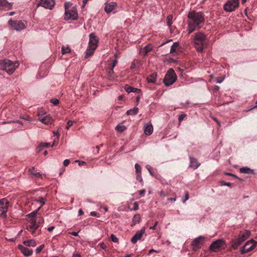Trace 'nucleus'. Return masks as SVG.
I'll use <instances>...</instances> for the list:
<instances>
[{"label": "nucleus", "instance_id": "423d86ee", "mask_svg": "<svg viewBox=\"0 0 257 257\" xmlns=\"http://www.w3.org/2000/svg\"><path fill=\"white\" fill-rule=\"evenodd\" d=\"M177 75L174 70L172 68H170L167 71L163 79V82L165 86H170L175 83Z\"/></svg>", "mask_w": 257, "mask_h": 257}, {"label": "nucleus", "instance_id": "0e129e2a", "mask_svg": "<svg viewBox=\"0 0 257 257\" xmlns=\"http://www.w3.org/2000/svg\"><path fill=\"white\" fill-rule=\"evenodd\" d=\"M69 234L74 235L75 236H77L78 235V232L73 231L69 232Z\"/></svg>", "mask_w": 257, "mask_h": 257}, {"label": "nucleus", "instance_id": "cd10ccee", "mask_svg": "<svg viewBox=\"0 0 257 257\" xmlns=\"http://www.w3.org/2000/svg\"><path fill=\"white\" fill-rule=\"evenodd\" d=\"M179 46V42H174L172 44V45L171 47V49L170 50V51L169 52L166 53L164 55H167V54H169V53H174L176 52V48H178Z\"/></svg>", "mask_w": 257, "mask_h": 257}, {"label": "nucleus", "instance_id": "c85d7f7f", "mask_svg": "<svg viewBox=\"0 0 257 257\" xmlns=\"http://www.w3.org/2000/svg\"><path fill=\"white\" fill-rule=\"evenodd\" d=\"M141 221V216L139 214H135L133 218L132 226L135 225L136 224L140 223Z\"/></svg>", "mask_w": 257, "mask_h": 257}, {"label": "nucleus", "instance_id": "b1692460", "mask_svg": "<svg viewBox=\"0 0 257 257\" xmlns=\"http://www.w3.org/2000/svg\"><path fill=\"white\" fill-rule=\"evenodd\" d=\"M124 89L128 93L135 92L139 93L141 92V90L140 89L130 86L128 85H126L125 86Z\"/></svg>", "mask_w": 257, "mask_h": 257}, {"label": "nucleus", "instance_id": "f257e3e1", "mask_svg": "<svg viewBox=\"0 0 257 257\" xmlns=\"http://www.w3.org/2000/svg\"><path fill=\"white\" fill-rule=\"evenodd\" d=\"M187 31L189 34L197 30L201 29L204 24V15L201 12L195 11L189 12L187 15Z\"/></svg>", "mask_w": 257, "mask_h": 257}, {"label": "nucleus", "instance_id": "412c9836", "mask_svg": "<svg viewBox=\"0 0 257 257\" xmlns=\"http://www.w3.org/2000/svg\"><path fill=\"white\" fill-rule=\"evenodd\" d=\"M144 133L147 135H151L153 132V127L152 124L147 123L144 126Z\"/></svg>", "mask_w": 257, "mask_h": 257}, {"label": "nucleus", "instance_id": "f704fd0d", "mask_svg": "<svg viewBox=\"0 0 257 257\" xmlns=\"http://www.w3.org/2000/svg\"><path fill=\"white\" fill-rule=\"evenodd\" d=\"M71 49L69 47L63 46L61 48V52L63 55L69 53Z\"/></svg>", "mask_w": 257, "mask_h": 257}, {"label": "nucleus", "instance_id": "dca6fc26", "mask_svg": "<svg viewBox=\"0 0 257 257\" xmlns=\"http://www.w3.org/2000/svg\"><path fill=\"white\" fill-rule=\"evenodd\" d=\"M18 248L21 251L22 253L26 256L31 255L33 253L32 249L25 247L21 244L18 245Z\"/></svg>", "mask_w": 257, "mask_h": 257}, {"label": "nucleus", "instance_id": "de8ad7c7", "mask_svg": "<svg viewBox=\"0 0 257 257\" xmlns=\"http://www.w3.org/2000/svg\"><path fill=\"white\" fill-rule=\"evenodd\" d=\"M186 116L185 114H181L178 116V121L179 122H181L184 118Z\"/></svg>", "mask_w": 257, "mask_h": 257}, {"label": "nucleus", "instance_id": "1a4fd4ad", "mask_svg": "<svg viewBox=\"0 0 257 257\" xmlns=\"http://www.w3.org/2000/svg\"><path fill=\"white\" fill-rule=\"evenodd\" d=\"M224 245H225L224 240L222 239H217L210 244L209 249L211 251L217 252Z\"/></svg>", "mask_w": 257, "mask_h": 257}, {"label": "nucleus", "instance_id": "5701e85b", "mask_svg": "<svg viewBox=\"0 0 257 257\" xmlns=\"http://www.w3.org/2000/svg\"><path fill=\"white\" fill-rule=\"evenodd\" d=\"M0 6L6 10H11L12 8V4L9 3L7 0H0Z\"/></svg>", "mask_w": 257, "mask_h": 257}, {"label": "nucleus", "instance_id": "603ef678", "mask_svg": "<svg viewBox=\"0 0 257 257\" xmlns=\"http://www.w3.org/2000/svg\"><path fill=\"white\" fill-rule=\"evenodd\" d=\"M117 60L115 59H114L112 62V63H111V68H112L113 69L114 68V67L117 64Z\"/></svg>", "mask_w": 257, "mask_h": 257}, {"label": "nucleus", "instance_id": "79ce46f5", "mask_svg": "<svg viewBox=\"0 0 257 257\" xmlns=\"http://www.w3.org/2000/svg\"><path fill=\"white\" fill-rule=\"evenodd\" d=\"M39 147L41 148H44L51 147V145L48 143H41L39 144Z\"/></svg>", "mask_w": 257, "mask_h": 257}, {"label": "nucleus", "instance_id": "3c124183", "mask_svg": "<svg viewBox=\"0 0 257 257\" xmlns=\"http://www.w3.org/2000/svg\"><path fill=\"white\" fill-rule=\"evenodd\" d=\"M137 180L140 182L143 181V178L142 177L141 174H137Z\"/></svg>", "mask_w": 257, "mask_h": 257}, {"label": "nucleus", "instance_id": "e2e57ef3", "mask_svg": "<svg viewBox=\"0 0 257 257\" xmlns=\"http://www.w3.org/2000/svg\"><path fill=\"white\" fill-rule=\"evenodd\" d=\"M58 140L57 141V138H56L54 140L52 144L51 145V147H53V146H55L56 144H58Z\"/></svg>", "mask_w": 257, "mask_h": 257}, {"label": "nucleus", "instance_id": "69168bd1", "mask_svg": "<svg viewBox=\"0 0 257 257\" xmlns=\"http://www.w3.org/2000/svg\"><path fill=\"white\" fill-rule=\"evenodd\" d=\"M53 135L54 136H57L56 138H57V140L58 141L59 140V135L58 134V132H56V131H54L53 132Z\"/></svg>", "mask_w": 257, "mask_h": 257}, {"label": "nucleus", "instance_id": "c9c22d12", "mask_svg": "<svg viewBox=\"0 0 257 257\" xmlns=\"http://www.w3.org/2000/svg\"><path fill=\"white\" fill-rule=\"evenodd\" d=\"M172 20L173 16L172 15H169V16H168L167 18V25L170 28L171 27L173 23Z\"/></svg>", "mask_w": 257, "mask_h": 257}, {"label": "nucleus", "instance_id": "6e6552de", "mask_svg": "<svg viewBox=\"0 0 257 257\" xmlns=\"http://www.w3.org/2000/svg\"><path fill=\"white\" fill-rule=\"evenodd\" d=\"M206 237L202 235H200L198 237L195 238L191 242V245L193 250H196L201 248L204 243Z\"/></svg>", "mask_w": 257, "mask_h": 257}, {"label": "nucleus", "instance_id": "ea45409f", "mask_svg": "<svg viewBox=\"0 0 257 257\" xmlns=\"http://www.w3.org/2000/svg\"><path fill=\"white\" fill-rule=\"evenodd\" d=\"M35 201H37V202H39L40 203H41V206H40L41 207V208L45 204V199L43 197H41L39 199H36Z\"/></svg>", "mask_w": 257, "mask_h": 257}, {"label": "nucleus", "instance_id": "c756f323", "mask_svg": "<svg viewBox=\"0 0 257 257\" xmlns=\"http://www.w3.org/2000/svg\"><path fill=\"white\" fill-rule=\"evenodd\" d=\"M240 172L243 174H250L253 173V170L247 167H242L240 169Z\"/></svg>", "mask_w": 257, "mask_h": 257}, {"label": "nucleus", "instance_id": "39448f33", "mask_svg": "<svg viewBox=\"0 0 257 257\" xmlns=\"http://www.w3.org/2000/svg\"><path fill=\"white\" fill-rule=\"evenodd\" d=\"M3 70H5L8 74H13L16 68L19 66V63L17 61H12L9 59L3 60Z\"/></svg>", "mask_w": 257, "mask_h": 257}, {"label": "nucleus", "instance_id": "ddd939ff", "mask_svg": "<svg viewBox=\"0 0 257 257\" xmlns=\"http://www.w3.org/2000/svg\"><path fill=\"white\" fill-rule=\"evenodd\" d=\"M55 4L54 0H40L38 6H41L46 9L52 10Z\"/></svg>", "mask_w": 257, "mask_h": 257}, {"label": "nucleus", "instance_id": "864d4df0", "mask_svg": "<svg viewBox=\"0 0 257 257\" xmlns=\"http://www.w3.org/2000/svg\"><path fill=\"white\" fill-rule=\"evenodd\" d=\"M139 208V205L137 202L134 203V208L133 210L136 211Z\"/></svg>", "mask_w": 257, "mask_h": 257}, {"label": "nucleus", "instance_id": "4d7b16f0", "mask_svg": "<svg viewBox=\"0 0 257 257\" xmlns=\"http://www.w3.org/2000/svg\"><path fill=\"white\" fill-rule=\"evenodd\" d=\"M69 163H70V161H69V160H68V159H66V160H65L64 161V162H63V165H64V166H68V165L69 164Z\"/></svg>", "mask_w": 257, "mask_h": 257}, {"label": "nucleus", "instance_id": "338daca9", "mask_svg": "<svg viewBox=\"0 0 257 257\" xmlns=\"http://www.w3.org/2000/svg\"><path fill=\"white\" fill-rule=\"evenodd\" d=\"M76 162H78L79 166H82L86 164V162L84 161H76Z\"/></svg>", "mask_w": 257, "mask_h": 257}, {"label": "nucleus", "instance_id": "2f4dec72", "mask_svg": "<svg viewBox=\"0 0 257 257\" xmlns=\"http://www.w3.org/2000/svg\"><path fill=\"white\" fill-rule=\"evenodd\" d=\"M139 109L138 107H134L133 109L128 110L126 111L127 115H136L138 113Z\"/></svg>", "mask_w": 257, "mask_h": 257}, {"label": "nucleus", "instance_id": "4be33fe9", "mask_svg": "<svg viewBox=\"0 0 257 257\" xmlns=\"http://www.w3.org/2000/svg\"><path fill=\"white\" fill-rule=\"evenodd\" d=\"M250 234V231L246 230L242 233L239 234L237 238L242 242H243L249 236Z\"/></svg>", "mask_w": 257, "mask_h": 257}, {"label": "nucleus", "instance_id": "a878e982", "mask_svg": "<svg viewBox=\"0 0 257 257\" xmlns=\"http://www.w3.org/2000/svg\"><path fill=\"white\" fill-rule=\"evenodd\" d=\"M242 243V242L240 240H239L238 238H237L232 240L231 245L232 248L234 249H236Z\"/></svg>", "mask_w": 257, "mask_h": 257}, {"label": "nucleus", "instance_id": "bb28decb", "mask_svg": "<svg viewBox=\"0 0 257 257\" xmlns=\"http://www.w3.org/2000/svg\"><path fill=\"white\" fill-rule=\"evenodd\" d=\"M41 209V207H39L37 209L32 211L30 213L28 214L27 216L29 219H31L32 218H37L38 216V212L39 210Z\"/></svg>", "mask_w": 257, "mask_h": 257}, {"label": "nucleus", "instance_id": "6ab92c4d", "mask_svg": "<svg viewBox=\"0 0 257 257\" xmlns=\"http://www.w3.org/2000/svg\"><path fill=\"white\" fill-rule=\"evenodd\" d=\"M152 45L150 44H149L140 49V53L143 56H145L149 52L152 50Z\"/></svg>", "mask_w": 257, "mask_h": 257}, {"label": "nucleus", "instance_id": "9b49d317", "mask_svg": "<svg viewBox=\"0 0 257 257\" xmlns=\"http://www.w3.org/2000/svg\"><path fill=\"white\" fill-rule=\"evenodd\" d=\"M9 201L6 198L0 200V215L6 216V212L8 210Z\"/></svg>", "mask_w": 257, "mask_h": 257}, {"label": "nucleus", "instance_id": "72a5a7b5", "mask_svg": "<svg viewBox=\"0 0 257 257\" xmlns=\"http://www.w3.org/2000/svg\"><path fill=\"white\" fill-rule=\"evenodd\" d=\"M38 118H40L41 117H43L44 116L46 115V111L45 110L42 108H40L38 109Z\"/></svg>", "mask_w": 257, "mask_h": 257}, {"label": "nucleus", "instance_id": "13d9d810", "mask_svg": "<svg viewBox=\"0 0 257 257\" xmlns=\"http://www.w3.org/2000/svg\"><path fill=\"white\" fill-rule=\"evenodd\" d=\"M215 79H216V82L217 83H221L223 81L224 78L217 77Z\"/></svg>", "mask_w": 257, "mask_h": 257}, {"label": "nucleus", "instance_id": "a18cd8bd", "mask_svg": "<svg viewBox=\"0 0 257 257\" xmlns=\"http://www.w3.org/2000/svg\"><path fill=\"white\" fill-rule=\"evenodd\" d=\"M75 122L76 121H75L69 120L67 123L66 129L69 130V128L73 125V123Z\"/></svg>", "mask_w": 257, "mask_h": 257}, {"label": "nucleus", "instance_id": "473e14b6", "mask_svg": "<svg viewBox=\"0 0 257 257\" xmlns=\"http://www.w3.org/2000/svg\"><path fill=\"white\" fill-rule=\"evenodd\" d=\"M94 50H93L92 49V48H89V46H88V48L85 53V57L88 58L91 56L93 54V52Z\"/></svg>", "mask_w": 257, "mask_h": 257}, {"label": "nucleus", "instance_id": "052dcab7", "mask_svg": "<svg viewBox=\"0 0 257 257\" xmlns=\"http://www.w3.org/2000/svg\"><path fill=\"white\" fill-rule=\"evenodd\" d=\"M32 175L37 178L41 176V175L39 172L33 173Z\"/></svg>", "mask_w": 257, "mask_h": 257}, {"label": "nucleus", "instance_id": "a19ab883", "mask_svg": "<svg viewBox=\"0 0 257 257\" xmlns=\"http://www.w3.org/2000/svg\"><path fill=\"white\" fill-rule=\"evenodd\" d=\"M110 238L111 240L115 243L118 242V238L113 234H111L110 236Z\"/></svg>", "mask_w": 257, "mask_h": 257}, {"label": "nucleus", "instance_id": "2eb2a0df", "mask_svg": "<svg viewBox=\"0 0 257 257\" xmlns=\"http://www.w3.org/2000/svg\"><path fill=\"white\" fill-rule=\"evenodd\" d=\"M238 6L234 4L231 1H228L224 5L223 8L225 11L231 12L234 11Z\"/></svg>", "mask_w": 257, "mask_h": 257}, {"label": "nucleus", "instance_id": "f3484780", "mask_svg": "<svg viewBox=\"0 0 257 257\" xmlns=\"http://www.w3.org/2000/svg\"><path fill=\"white\" fill-rule=\"evenodd\" d=\"M104 11L107 14H109L112 12L114 8L116 7V4L114 2L105 4Z\"/></svg>", "mask_w": 257, "mask_h": 257}, {"label": "nucleus", "instance_id": "f8f14e48", "mask_svg": "<svg viewBox=\"0 0 257 257\" xmlns=\"http://www.w3.org/2000/svg\"><path fill=\"white\" fill-rule=\"evenodd\" d=\"M98 43V38L94 33H91L89 35V41L88 46L93 50H95L97 48Z\"/></svg>", "mask_w": 257, "mask_h": 257}, {"label": "nucleus", "instance_id": "7ed1b4c3", "mask_svg": "<svg viewBox=\"0 0 257 257\" xmlns=\"http://www.w3.org/2000/svg\"><path fill=\"white\" fill-rule=\"evenodd\" d=\"M43 222L44 219L43 217L41 215H39L37 218H32L29 220L26 228L33 235H35L36 230Z\"/></svg>", "mask_w": 257, "mask_h": 257}, {"label": "nucleus", "instance_id": "9d476101", "mask_svg": "<svg viewBox=\"0 0 257 257\" xmlns=\"http://www.w3.org/2000/svg\"><path fill=\"white\" fill-rule=\"evenodd\" d=\"M9 24L11 28L16 31H20L26 29V23L22 21H12L10 20Z\"/></svg>", "mask_w": 257, "mask_h": 257}, {"label": "nucleus", "instance_id": "7c9ffc66", "mask_svg": "<svg viewBox=\"0 0 257 257\" xmlns=\"http://www.w3.org/2000/svg\"><path fill=\"white\" fill-rule=\"evenodd\" d=\"M23 243L28 246H35L36 245V242L34 239H30L28 240H25Z\"/></svg>", "mask_w": 257, "mask_h": 257}, {"label": "nucleus", "instance_id": "bf43d9fd", "mask_svg": "<svg viewBox=\"0 0 257 257\" xmlns=\"http://www.w3.org/2000/svg\"><path fill=\"white\" fill-rule=\"evenodd\" d=\"M99 245H100V247L103 249H105L106 248V246L104 242L100 243Z\"/></svg>", "mask_w": 257, "mask_h": 257}, {"label": "nucleus", "instance_id": "f03ea898", "mask_svg": "<svg viewBox=\"0 0 257 257\" xmlns=\"http://www.w3.org/2000/svg\"><path fill=\"white\" fill-rule=\"evenodd\" d=\"M72 4L70 3H65L64 4L65 7V20H76L78 19V15L77 9L73 7H71Z\"/></svg>", "mask_w": 257, "mask_h": 257}, {"label": "nucleus", "instance_id": "6e6d98bb", "mask_svg": "<svg viewBox=\"0 0 257 257\" xmlns=\"http://www.w3.org/2000/svg\"><path fill=\"white\" fill-rule=\"evenodd\" d=\"M146 193V190L145 189H143V190H141L139 191V194L141 196H144L145 194Z\"/></svg>", "mask_w": 257, "mask_h": 257}, {"label": "nucleus", "instance_id": "a211bd4d", "mask_svg": "<svg viewBox=\"0 0 257 257\" xmlns=\"http://www.w3.org/2000/svg\"><path fill=\"white\" fill-rule=\"evenodd\" d=\"M38 120L42 123L48 125L52 123L53 120L50 115H46L43 117H41L38 118Z\"/></svg>", "mask_w": 257, "mask_h": 257}, {"label": "nucleus", "instance_id": "774afa93", "mask_svg": "<svg viewBox=\"0 0 257 257\" xmlns=\"http://www.w3.org/2000/svg\"><path fill=\"white\" fill-rule=\"evenodd\" d=\"M97 214V212L95 211H91L90 213V215L92 216H96Z\"/></svg>", "mask_w": 257, "mask_h": 257}, {"label": "nucleus", "instance_id": "393cba45", "mask_svg": "<svg viewBox=\"0 0 257 257\" xmlns=\"http://www.w3.org/2000/svg\"><path fill=\"white\" fill-rule=\"evenodd\" d=\"M157 73L154 72L151 74L147 78V82L150 83H155L156 81Z\"/></svg>", "mask_w": 257, "mask_h": 257}, {"label": "nucleus", "instance_id": "4c0bfd02", "mask_svg": "<svg viewBox=\"0 0 257 257\" xmlns=\"http://www.w3.org/2000/svg\"><path fill=\"white\" fill-rule=\"evenodd\" d=\"M114 73L113 69L110 68L108 71V78L110 80H113L114 78L112 77V75Z\"/></svg>", "mask_w": 257, "mask_h": 257}, {"label": "nucleus", "instance_id": "aec40b11", "mask_svg": "<svg viewBox=\"0 0 257 257\" xmlns=\"http://www.w3.org/2000/svg\"><path fill=\"white\" fill-rule=\"evenodd\" d=\"M189 159H190L189 166L190 167L193 168L194 169H196L197 168H198L199 167L200 164L199 163L198 160L196 158H195L194 157H190L189 158Z\"/></svg>", "mask_w": 257, "mask_h": 257}, {"label": "nucleus", "instance_id": "4468645a", "mask_svg": "<svg viewBox=\"0 0 257 257\" xmlns=\"http://www.w3.org/2000/svg\"><path fill=\"white\" fill-rule=\"evenodd\" d=\"M146 229L144 227H142L140 230L137 231L135 234L132 237L131 242L133 244H135L140 240L145 232Z\"/></svg>", "mask_w": 257, "mask_h": 257}, {"label": "nucleus", "instance_id": "58836bf2", "mask_svg": "<svg viewBox=\"0 0 257 257\" xmlns=\"http://www.w3.org/2000/svg\"><path fill=\"white\" fill-rule=\"evenodd\" d=\"M135 167L136 169V174H141V167L140 165L136 163L135 165Z\"/></svg>", "mask_w": 257, "mask_h": 257}, {"label": "nucleus", "instance_id": "5fc2aeb1", "mask_svg": "<svg viewBox=\"0 0 257 257\" xmlns=\"http://www.w3.org/2000/svg\"><path fill=\"white\" fill-rule=\"evenodd\" d=\"M158 221H156V222H155V224H154V225H153V226H151V227H150V229H152V230H155V229H156V227H157V225H158Z\"/></svg>", "mask_w": 257, "mask_h": 257}, {"label": "nucleus", "instance_id": "20e7f679", "mask_svg": "<svg viewBox=\"0 0 257 257\" xmlns=\"http://www.w3.org/2000/svg\"><path fill=\"white\" fill-rule=\"evenodd\" d=\"M206 40V36L204 33L199 32L195 34L194 44L196 50L198 52H201L203 51Z\"/></svg>", "mask_w": 257, "mask_h": 257}, {"label": "nucleus", "instance_id": "680f3d73", "mask_svg": "<svg viewBox=\"0 0 257 257\" xmlns=\"http://www.w3.org/2000/svg\"><path fill=\"white\" fill-rule=\"evenodd\" d=\"M35 170V167H32L31 168H30L28 170V171L32 175L33 174V171L34 170Z\"/></svg>", "mask_w": 257, "mask_h": 257}, {"label": "nucleus", "instance_id": "49530a36", "mask_svg": "<svg viewBox=\"0 0 257 257\" xmlns=\"http://www.w3.org/2000/svg\"><path fill=\"white\" fill-rule=\"evenodd\" d=\"M44 247V244H41L40 246L38 247L36 249V253H40L42 250V249H43Z\"/></svg>", "mask_w": 257, "mask_h": 257}, {"label": "nucleus", "instance_id": "37998d69", "mask_svg": "<svg viewBox=\"0 0 257 257\" xmlns=\"http://www.w3.org/2000/svg\"><path fill=\"white\" fill-rule=\"evenodd\" d=\"M50 102L53 104H54V105H58L59 103V99H57V98H52L51 100H50Z\"/></svg>", "mask_w": 257, "mask_h": 257}, {"label": "nucleus", "instance_id": "e433bc0d", "mask_svg": "<svg viewBox=\"0 0 257 257\" xmlns=\"http://www.w3.org/2000/svg\"><path fill=\"white\" fill-rule=\"evenodd\" d=\"M126 129V127L123 125H117L115 127V130L118 132L121 133L124 131Z\"/></svg>", "mask_w": 257, "mask_h": 257}, {"label": "nucleus", "instance_id": "c03bdc74", "mask_svg": "<svg viewBox=\"0 0 257 257\" xmlns=\"http://www.w3.org/2000/svg\"><path fill=\"white\" fill-rule=\"evenodd\" d=\"M11 122L17 123H19V124H20L21 125H23V123L21 121L18 120L10 121H9V122L4 121V122H3V124H5V123H11Z\"/></svg>", "mask_w": 257, "mask_h": 257}, {"label": "nucleus", "instance_id": "09e8293b", "mask_svg": "<svg viewBox=\"0 0 257 257\" xmlns=\"http://www.w3.org/2000/svg\"><path fill=\"white\" fill-rule=\"evenodd\" d=\"M189 199V193L187 191L185 192V198L183 200V203H185L187 200Z\"/></svg>", "mask_w": 257, "mask_h": 257}, {"label": "nucleus", "instance_id": "0eeeda50", "mask_svg": "<svg viewBox=\"0 0 257 257\" xmlns=\"http://www.w3.org/2000/svg\"><path fill=\"white\" fill-rule=\"evenodd\" d=\"M257 241L253 239L247 241L245 244L241 248L240 253L242 254H245L253 250L256 247Z\"/></svg>", "mask_w": 257, "mask_h": 257}, {"label": "nucleus", "instance_id": "8fccbe9b", "mask_svg": "<svg viewBox=\"0 0 257 257\" xmlns=\"http://www.w3.org/2000/svg\"><path fill=\"white\" fill-rule=\"evenodd\" d=\"M220 184L221 186H228V187H230L231 186V183H229V182H226L225 181H221L220 182Z\"/></svg>", "mask_w": 257, "mask_h": 257}]
</instances>
